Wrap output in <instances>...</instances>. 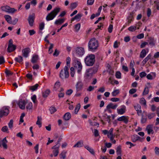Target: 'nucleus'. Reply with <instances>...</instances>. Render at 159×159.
<instances>
[{
	"mask_svg": "<svg viewBox=\"0 0 159 159\" xmlns=\"http://www.w3.org/2000/svg\"><path fill=\"white\" fill-rule=\"evenodd\" d=\"M99 46L98 41L95 38L91 39L88 43L89 50L94 52L96 50Z\"/></svg>",
	"mask_w": 159,
	"mask_h": 159,
	"instance_id": "f257e3e1",
	"label": "nucleus"
},
{
	"mask_svg": "<svg viewBox=\"0 0 159 159\" xmlns=\"http://www.w3.org/2000/svg\"><path fill=\"white\" fill-rule=\"evenodd\" d=\"M61 9V8L59 7H56L55 8L48 14L46 18V20L49 21L53 19L60 11Z\"/></svg>",
	"mask_w": 159,
	"mask_h": 159,
	"instance_id": "f03ea898",
	"label": "nucleus"
},
{
	"mask_svg": "<svg viewBox=\"0 0 159 159\" xmlns=\"http://www.w3.org/2000/svg\"><path fill=\"white\" fill-rule=\"evenodd\" d=\"M95 57L94 55L88 54L84 59V61L86 65L88 66H93L95 61Z\"/></svg>",
	"mask_w": 159,
	"mask_h": 159,
	"instance_id": "7ed1b4c3",
	"label": "nucleus"
},
{
	"mask_svg": "<svg viewBox=\"0 0 159 159\" xmlns=\"http://www.w3.org/2000/svg\"><path fill=\"white\" fill-rule=\"evenodd\" d=\"M68 67L65 66L63 70H62L60 74V77L62 79H66L69 76Z\"/></svg>",
	"mask_w": 159,
	"mask_h": 159,
	"instance_id": "20e7f679",
	"label": "nucleus"
},
{
	"mask_svg": "<svg viewBox=\"0 0 159 159\" xmlns=\"http://www.w3.org/2000/svg\"><path fill=\"white\" fill-rule=\"evenodd\" d=\"M74 67L77 70V73L80 74L82 68V66L79 59L76 58L74 61Z\"/></svg>",
	"mask_w": 159,
	"mask_h": 159,
	"instance_id": "39448f33",
	"label": "nucleus"
},
{
	"mask_svg": "<svg viewBox=\"0 0 159 159\" xmlns=\"http://www.w3.org/2000/svg\"><path fill=\"white\" fill-rule=\"evenodd\" d=\"M1 9L2 11L9 13L13 14L17 11V9L14 8H11L7 5L2 7Z\"/></svg>",
	"mask_w": 159,
	"mask_h": 159,
	"instance_id": "423d86ee",
	"label": "nucleus"
},
{
	"mask_svg": "<svg viewBox=\"0 0 159 159\" xmlns=\"http://www.w3.org/2000/svg\"><path fill=\"white\" fill-rule=\"evenodd\" d=\"M9 113V110L8 107L6 106L4 107L0 110V117L7 116Z\"/></svg>",
	"mask_w": 159,
	"mask_h": 159,
	"instance_id": "0eeeda50",
	"label": "nucleus"
},
{
	"mask_svg": "<svg viewBox=\"0 0 159 159\" xmlns=\"http://www.w3.org/2000/svg\"><path fill=\"white\" fill-rule=\"evenodd\" d=\"M35 18V15L34 13L29 16L28 20L29 25L30 26H32L33 25Z\"/></svg>",
	"mask_w": 159,
	"mask_h": 159,
	"instance_id": "6e6552de",
	"label": "nucleus"
},
{
	"mask_svg": "<svg viewBox=\"0 0 159 159\" xmlns=\"http://www.w3.org/2000/svg\"><path fill=\"white\" fill-rule=\"evenodd\" d=\"M126 111V107L124 105H121L119 108L117 109V113L120 115L124 114Z\"/></svg>",
	"mask_w": 159,
	"mask_h": 159,
	"instance_id": "1a4fd4ad",
	"label": "nucleus"
},
{
	"mask_svg": "<svg viewBox=\"0 0 159 159\" xmlns=\"http://www.w3.org/2000/svg\"><path fill=\"white\" fill-rule=\"evenodd\" d=\"M92 75L93 70L91 69H87L85 73V78L86 79L89 80L91 78Z\"/></svg>",
	"mask_w": 159,
	"mask_h": 159,
	"instance_id": "9d476101",
	"label": "nucleus"
},
{
	"mask_svg": "<svg viewBox=\"0 0 159 159\" xmlns=\"http://www.w3.org/2000/svg\"><path fill=\"white\" fill-rule=\"evenodd\" d=\"M60 146V144H57L52 148L53 149V153L54 157H57L59 153V148Z\"/></svg>",
	"mask_w": 159,
	"mask_h": 159,
	"instance_id": "9b49d317",
	"label": "nucleus"
},
{
	"mask_svg": "<svg viewBox=\"0 0 159 159\" xmlns=\"http://www.w3.org/2000/svg\"><path fill=\"white\" fill-rule=\"evenodd\" d=\"M76 53L79 56L82 57L85 51L83 48L78 47L77 48Z\"/></svg>",
	"mask_w": 159,
	"mask_h": 159,
	"instance_id": "f8f14e48",
	"label": "nucleus"
},
{
	"mask_svg": "<svg viewBox=\"0 0 159 159\" xmlns=\"http://www.w3.org/2000/svg\"><path fill=\"white\" fill-rule=\"evenodd\" d=\"M7 141L6 138H4L3 139L0 140V147L3 148L7 149Z\"/></svg>",
	"mask_w": 159,
	"mask_h": 159,
	"instance_id": "ddd939ff",
	"label": "nucleus"
},
{
	"mask_svg": "<svg viewBox=\"0 0 159 159\" xmlns=\"http://www.w3.org/2000/svg\"><path fill=\"white\" fill-rule=\"evenodd\" d=\"M30 52V48H25L22 50V55L25 57H27Z\"/></svg>",
	"mask_w": 159,
	"mask_h": 159,
	"instance_id": "4468645a",
	"label": "nucleus"
},
{
	"mask_svg": "<svg viewBox=\"0 0 159 159\" xmlns=\"http://www.w3.org/2000/svg\"><path fill=\"white\" fill-rule=\"evenodd\" d=\"M129 117L128 116H122L117 119L118 121H123L125 123L127 124L129 121Z\"/></svg>",
	"mask_w": 159,
	"mask_h": 159,
	"instance_id": "2eb2a0df",
	"label": "nucleus"
},
{
	"mask_svg": "<svg viewBox=\"0 0 159 159\" xmlns=\"http://www.w3.org/2000/svg\"><path fill=\"white\" fill-rule=\"evenodd\" d=\"M17 104L20 109L24 110L25 108L26 102L24 100H20L18 102Z\"/></svg>",
	"mask_w": 159,
	"mask_h": 159,
	"instance_id": "dca6fc26",
	"label": "nucleus"
},
{
	"mask_svg": "<svg viewBox=\"0 0 159 159\" xmlns=\"http://www.w3.org/2000/svg\"><path fill=\"white\" fill-rule=\"evenodd\" d=\"M135 109L137 111L138 115L139 116L141 115L142 113V110L141 109V107L139 104H137L134 106Z\"/></svg>",
	"mask_w": 159,
	"mask_h": 159,
	"instance_id": "f3484780",
	"label": "nucleus"
},
{
	"mask_svg": "<svg viewBox=\"0 0 159 159\" xmlns=\"http://www.w3.org/2000/svg\"><path fill=\"white\" fill-rule=\"evenodd\" d=\"M83 84L82 82L78 81L76 84V88L77 91L82 90L83 88Z\"/></svg>",
	"mask_w": 159,
	"mask_h": 159,
	"instance_id": "a211bd4d",
	"label": "nucleus"
},
{
	"mask_svg": "<svg viewBox=\"0 0 159 159\" xmlns=\"http://www.w3.org/2000/svg\"><path fill=\"white\" fill-rule=\"evenodd\" d=\"M146 130L147 131L148 134H153L154 133V131L153 130L152 125H148L146 127Z\"/></svg>",
	"mask_w": 159,
	"mask_h": 159,
	"instance_id": "6ab92c4d",
	"label": "nucleus"
},
{
	"mask_svg": "<svg viewBox=\"0 0 159 159\" xmlns=\"http://www.w3.org/2000/svg\"><path fill=\"white\" fill-rule=\"evenodd\" d=\"M82 14L80 13H78L74 17L72 18L71 20V22L74 21L75 20H77L78 21H80V19L81 17H82Z\"/></svg>",
	"mask_w": 159,
	"mask_h": 159,
	"instance_id": "aec40b11",
	"label": "nucleus"
},
{
	"mask_svg": "<svg viewBox=\"0 0 159 159\" xmlns=\"http://www.w3.org/2000/svg\"><path fill=\"white\" fill-rule=\"evenodd\" d=\"M131 140L133 142H136L138 140H140L141 138L137 135H134L131 136Z\"/></svg>",
	"mask_w": 159,
	"mask_h": 159,
	"instance_id": "412c9836",
	"label": "nucleus"
},
{
	"mask_svg": "<svg viewBox=\"0 0 159 159\" xmlns=\"http://www.w3.org/2000/svg\"><path fill=\"white\" fill-rule=\"evenodd\" d=\"M16 49V46L15 45H8L7 51L9 52H11L14 51Z\"/></svg>",
	"mask_w": 159,
	"mask_h": 159,
	"instance_id": "4be33fe9",
	"label": "nucleus"
},
{
	"mask_svg": "<svg viewBox=\"0 0 159 159\" xmlns=\"http://www.w3.org/2000/svg\"><path fill=\"white\" fill-rule=\"evenodd\" d=\"M65 20V19L64 18L58 19L55 20L54 24L57 25H60L63 23Z\"/></svg>",
	"mask_w": 159,
	"mask_h": 159,
	"instance_id": "5701e85b",
	"label": "nucleus"
},
{
	"mask_svg": "<svg viewBox=\"0 0 159 159\" xmlns=\"http://www.w3.org/2000/svg\"><path fill=\"white\" fill-rule=\"evenodd\" d=\"M128 21L127 22L125 23L126 25H129L130 23L133 21L134 20V18L133 16L132 15H130L128 16L127 18Z\"/></svg>",
	"mask_w": 159,
	"mask_h": 159,
	"instance_id": "b1692460",
	"label": "nucleus"
},
{
	"mask_svg": "<svg viewBox=\"0 0 159 159\" xmlns=\"http://www.w3.org/2000/svg\"><path fill=\"white\" fill-rule=\"evenodd\" d=\"M147 52L145 49H143L140 52L139 57L140 58H143L145 57Z\"/></svg>",
	"mask_w": 159,
	"mask_h": 159,
	"instance_id": "393cba45",
	"label": "nucleus"
},
{
	"mask_svg": "<svg viewBox=\"0 0 159 159\" xmlns=\"http://www.w3.org/2000/svg\"><path fill=\"white\" fill-rule=\"evenodd\" d=\"M4 17L8 23L11 24L12 18L11 16L9 15H5L4 16Z\"/></svg>",
	"mask_w": 159,
	"mask_h": 159,
	"instance_id": "a878e982",
	"label": "nucleus"
},
{
	"mask_svg": "<svg viewBox=\"0 0 159 159\" xmlns=\"http://www.w3.org/2000/svg\"><path fill=\"white\" fill-rule=\"evenodd\" d=\"M151 57V54H149L148 56L143 60L142 61V63L143 66H144L148 61L150 59Z\"/></svg>",
	"mask_w": 159,
	"mask_h": 159,
	"instance_id": "bb28decb",
	"label": "nucleus"
},
{
	"mask_svg": "<svg viewBox=\"0 0 159 159\" xmlns=\"http://www.w3.org/2000/svg\"><path fill=\"white\" fill-rule=\"evenodd\" d=\"M67 152L63 151L61 152V153L59 155V157L60 159H66V154Z\"/></svg>",
	"mask_w": 159,
	"mask_h": 159,
	"instance_id": "cd10ccee",
	"label": "nucleus"
},
{
	"mask_svg": "<svg viewBox=\"0 0 159 159\" xmlns=\"http://www.w3.org/2000/svg\"><path fill=\"white\" fill-rule=\"evenodd\" d=\"M84 145L83 142L82 141L78 142L74 146V148H80L83 146Z\"/></svg>",
	"mask_w": 159,
	"mask_h": 159,
	"instance_id": "c85d7f7f",
	"label": "nucleus"
},
{
	"mask_svg": "<svg viewBox=\"0 0 159 159\" xmlns=\"http://www.w3.org/2000/svg\"><path fill=\"white\" fill-rule=\"evenodd\" d=\"M39 57L38 55H34L32 58L31 61L32 63H35L37 61Z\"/></svg>",
	"mask_w": 159,
	"mask_h": 159,
	"instance_id": "c756f323",
	"label": "nucleus"
},
{
	"mask_svg": "<svg viewBox=\"0 0 159 159\" xmlns=\"http://www.w3.org/2000/svg\"><path fill=\"white\" fill-rule=\"evenodd\" d=\"M108 108H110L113 109H115L118 106L117 104H114L111 103L108 104L107 106Z\"/></svg>",
	"mask_w": 159,
	"mask_h": 159,
	"instance_id": "7c9ffc66",
	"label": "nucleus"
},
{
	"mask_svg": "<svg viewBox=\"0 0 159 159\" xmlns=\"http://www.w3.org/2000/svg\"><path fill=\"white\" fill-rule=\"evenodd\" d=\"M71 118V114L69 112L66 113L63 116L64 119L66 120H69Z\"/></svg>",
	"mask_w": 159,
	"mask_h": 159,
	"instance_id": "2f4dec72",
	"label": "nucleus"
},
{
	"mask_svg": "<svg viewBox=\"0 0 159 159\" xmlns=\"http://www.w3.org/2000/svg\"><path fill=\"white\" fill-rule=\"evenodd\" d=\"M84 148L88 150L92 154L94 155L95 152L93 149L91 147H89L87 145H85L84 146Z\"/></svg>",
	"mask_w": 159,
	"mask_h": 159,
	"instance_id": "473e14b6",
	"label": "nucleus"
},
{
	"mask_svg": "<svg viewBox=\"0 0 159 159\" xmlns=\"http://www.w3.org/2000/svg\"><path fill=\"white\" fill-rule=\"evenodd\" d=\"M27 110H31L33 108V104L31 102H29L27 103L26 107Z\"/></svg>",
	"mask_w": 159,
	"mask_h": 159,
	"instance_id": "72a5a7b5",
	"label": "nucleus"
},
{
	"mask_svg": "<svg viewBox=\"0 0 159 159\" xmlns=\"http://www.w3.org/2000/svg\"><path fill=\"white\" fill-rule=\"evenodd\" d=\"M39 86V84H36L34 85L30 86L29 89L32 91H34L37 89Z\"/></svg>",
	"mask_w": 159,
	"mask_h": 159,
	"instance_id": "f704fd0d",
	"label": "nucleus"
},
{
	"mask_svg": "<svg viewBox=\"0 0 159 159\" xmlns=\"http://www.w3.org/2000/svg\"><path fill=\"white\" fill-rule=\"evenodd\" d=\"M15 60L17 62L19 63H21L23 61V58L21 56H18L15 58Z\"/></svg>",
	"mask_w": 159,
	"mask_h": 159,
	"instance_id": "c9c22d12",
	"label": "nucleus"
},
{
	"mask_svg": "<svg viewBox=\"0 0 159 159\" xmlns=\"http://www.w3.org/2000/svg\"><path fill=\"white\" fill-rule=\"evenodd\" d=\"M116 152L118 155H120L121 154V146L120 145L118 146L116 148Z\"/></svg>",
	"mask_w": 159,
	"mask_h": 159,
	"instance_id": "e433bc0d",
	"label": "nucleus"
},
{
	"mask_svg": "<svg viewBox=\"0 0 159 159\" xmlns=\"http://www.w3.org/2000/svg\"><path fill=\"white\" fill-rule=\"evenodd\" d=\"M149 44L152 46H154L155 45V42L153 38H150L148 41Z\"/></svg>",
	"mask_w": 159,
	"mask_h": 159,
	"instance_id": "4c0bfd02",
	"label": "nucleus"
},
{
	"mask_svg": "<svg viewBox=\"0 0 159 159\" xmlns=\"http://www.w3.org/2000/svg\"><path fill=\"white\" fill-rule=\"evenodd\" d=\"M42 118L41 117L38 116L37 117V120L36 122V124L39 125V127H40L42 125Z\"/></svg>",
	"mask_w": 159,
	"mask_h": 159,
	"instance_id": "58836bf2",
	"label": "nucleus"
},
{
	"mask_svg": "<svg viewBox=\"0 0 159 159\" xmlns=\"http://www.w3.org/2000/svg\"><path fill=\"white\" fill-rule=\"evenodd\" d=\"M50 93L49 89H47L43 93V96L44 98H46L48 95Z\"/></svg>",
	"mask_w": 159,
	"mask_h": 159,
	"instance_id": "ea45409f",
	"label": "nucleus"
},
{
	"mask_svg": "<svg viewBox=\"0 0 159 159\" xmlns=\"http://www.w3.org/2000/svg\"><path fill=\"white\" fill-rule=\"evenodd\" d=\"M137 27V25L131 26L129 27L128 30L131 32H133L136 30Z\"/></svg>",
	"mask_w": 159,
	"mask_h": 159,
	"instance_id": "a19ab883",
	"label": "nucleus"
},
{
	"mask_svg": "<svg viewBox=\"0 0 159 159\" xmlns=\"http://www.w3.org/2000/svg\"><path fill=\"white\" fill-rule=\"evenodd\" d=\"M139 103L144 106L146 105V101L143 98H142L140 99Z\"/></svg>",
	"mask_w": 159,
	"mask_h": 159,
	"instance_id": "79ce46f5",
	"label": "nucleus"
},
{
	"mask_svg": "<svg viewBox=\"0 0 159 159\" xmlns=\"http://www.w3.org/2000/svg\"><path fill=\"white\" fill-rule=\"evenodd\" d=\"M60 86V83L59 82H56L54 86V89L55 90H57L59 88Z\"/></svg>",
	"mask_w": 159,
	"mask_h": 159,
	"instance_id": "37998d69",
	"label": "nucleus"
},
{
	"mask_svg": "<svg viewBox=\"0 0 159 159\" xmlns=\"http://www.w3.org/2000/svg\"><path fill=\"white\" fill-rule=\"evenodd\" d=\"M80 108V103L78 104L76 106L75 110V113L77 114Z\"/></svg>",
	"mask_w": 159,
	"mask_h": 159,
	"instance_id": "c03bdc74",
	"label": "nucleus"
},
{
	"mask_svg": "<svg viewBox=\"0 0 159 159\" xmlns=\"http://www.w3.org/2000/svg\"><path fill=\"white\" fill-rule=\"evenodd\" d=\"M149 89L148 87H146L143 91V95H146L148 93H149Z\"/></svg>",
	"mask_w": 159,
	"mask_h": 159,
	"instance_id": "a18cd8bd",
	"label": "nucleus"
},
{
	"mask_svg": "<svg viewBox=\"0 0 159 159\" xmlns=\"http://www.w3.org/2000/svg\"><path fill=\"white\" fill-rule=\"evenodd\" d=\"M119 93V90L118 89L114 90L111 93L113 96H116Z\"/></svg>",
	"mask_w": 159,
	"mask_h": 159,
	"instance_id": "49530a36",
	"label": "nucleus"
},
{
	"mask_svg": "<svg viewBox=\"0 0 159 159\" xmlns=\"http://www.w3.org/2000/svg\"><path fill=\"white\" fill-rule=\"evenodd\" d=\"M5 73L7 76H9L13 75V73L10 71L8 70L7 69H6Z\"/></svg>",
	"mask_w": 159,
	"mask_h": 159,
	"instance_id": "de8ad7c7",
	"label": "nucleus"
},
{
	"mask_svg": "<svg viewBox=\"0 0 159 159\" xmlns=\"http://www.w3.org/2000/svg\"><path fill=\"white\" fill-rule=\"evenodd\" d=\"M31 99L33 101V102L34 104L37 103V101L36 99V96L35 95H34L31 97Z\"/></svg>",
	"mask_w": 159,
	"mask_h": 159,
	"instance_id": "09e8293b",
	"label": "nucleus"
},
{
	"mask_svg": "<svg viewBox=\"0 0 159 159\" xmlns=\"http://www.w3.org/2000/svg\"><path fill=\"white\" fill-rule=\"evenodd\" d=\"M155 116V114L154 113H149L147 115V116L148 118L151 119L154 117Z\"/></svg>",
	"mask_w": 159,
	"mask_h": 159,
	"instance_id": "8fccbe9b",
	"label": "nucleus"
},
{
	"mask_svg": "<svg viewBox=\"0 0 159 159\" xmlns=\"http://www.w3.org/2000/svg\"><path fill=\"white\" fill-rule=\"evenodd\" d=\"M77 6V4L76 3L74 2L71 3L70 5V8L71 9L73 10Z\"/></svg>",
	"mask_w": 159,
	"mask_h": 159,
	"instance_id": "3c124183",
	"label": "nucleus"
},
{
	"mask_svg": "<svg viewBox=\"0 0 159 159\" xmlns=\"http://www.w3.org/2000/svg\"><path fill=\"white\" fill-rule=\"evenodd\" d=\"M152 11L150 8H148L147 11V16L148 17H150L151 15Z\"/></svg>",
	"mask_w": 159,
	"mask_h": 159,
	"instance_id": "603ef678",
	"label": "nucleus"
},
{
	"mask_svg": "<svg viewBox=\"0 0 159 159\" xmlns=\"http://www.w3.org/2000/svg\"><path fill=\"white\" fill-rule=\"evenodd\" d=\"M116 78L120 79L121 78V73L120 71H117L115 75Z\"/></svg>",
	"mask_w": 159,
	"mask_h": 159,
	"instance_id": "864d4df0",
	"label": "nucleus"
},
{
	"mask_svg": "<svg viewBox=\"0 0 159 159\" xmlns=\"http://www.w3.org/2000/svg\"><path fill=\"white\" fill-rule=\"evenodd\" d=\"M50 111L51 113L53 114L57 111V110L54 107H52L50 108Z\"/></svg>",
	"mask_w": 159,
	"mask_h": 159,
	"instance_id": "5fc2aeb1",
	"label": "nucleus"
},
{
	"mask_svg": "<svg viewBox=\"0 0 159 159\" xmlns=\"http://www.w3.org/2000/svg\"><path fill=\"white\" fill-rule=\"evenodd\" d=\"M120 44V42H118L117 41H115L114 43L113 47L114 48H117L118 47L119 45Z\"/></svg>",
	"mask_w": 159,
	"mask_h": 159,
	"instance_id": "6e6d98bb",
	"label": "nucleus"
},
{
	"mask_svg": "<svg viewBox=\"0 0 159 159\" xmlns=\"http://www.w3.org/2000/svg\"><path fill=\"white\" fill-rule=\"evenodd\" d=\"M66 65L68 67H69L70 66V58L69 57H67L66 58Z\"/></svg>",
	"mask_w": 159,
	"mask_h": 159,
	"instance_id": "4d7b16f0",
	"label": "nucleus"
},
{
	"mask_svg": "<svg viewBox=\"0 0 159 159\" xmlns=\"http://www.w3.org/2000/svg\"><path fill=\"white\" fill-rule=\"evenodd\" d=\"M44 22H42L39 24V29L40 30H42L44 28Z\"/></svg>",
	"mask_w": 159,
	"mask_h": 159,
	"instance_id": "13d9d810",
	"label": "nucleus"
},
{
	"mask_svg": "<svg viewBox=\"0 0 159 159\" xmlns=\"http://www.w3.org/2000/svg\"><path fill=\"white\" fill-rule=\"evenodd\" d=\"M137 91V89H130L129 91V93L131 94H132L135 93Z\"/></svg>",
	"mask_w": 159,
	"mask_h": 159,
	"instance_id": "bf43d9fd",
	"label": "nucleus"
},
{
	"mask_svg": "<svg viewBox=\"0 0 159 159\" xmlns=\"http://www.w3.org/2000/svg\"><path fill=\"white\" fill-rule=\"evenodd\" d=\"M5 62L4 57L2 56H0V65H1Z\"/></svg>",
	"mask_w": 159,
	"mask_h": 159,
	"instance_id": "052dcab7",
	"label": "nucleus"
},
{
	"mask_svg": "<svg viewBox=\"0 0 159 159\" xmlns=\"http://www.w3.org/2000/svg\"><path fill=\"white\" fill-rule=\"evenodd\" d=\"M73 92V91L71 89H69L67 90L66 94L67 95H70Z\"/></svg>",
	"mask_w": 159,
	"mask_h": 159,
	"instance_id": "680f3d73",
	"label": "nucleus"
},
{
	"mask_svg": "<svg viewBox=\"0 0 159 159\" xmlns=\"http://www.w3.org/2000/svg\"><path fill=\"white\" fill-rule=\"evenodd\" d=\"M80 23L76 24L75 25V29L76 31H78L80 29Z\"/></svg>",
	"mask_w": 159,
	"mask_h": 159,
	"instance_id": "e2e57ef3",
	"label": "nucleus"
},
{
	"mask_svg": "<svg viewBox=\"0 0 159 159\" xmlns=\"http://www.w3.org/2000/svg\"><path fill=\"white\" fill-rule=\"evenodd\" d=\"M13 120H11L8 124L9 127L10 129H12L13 127Z\"/></svg>",
	"mask_w": 159,
	"mask_h": 159,
	"instance_id": "0e129e2a",
	"label": "nucleus"
},
{
	"mask_svg": "<svg viewBox=\"0 0 159 159\" xmlns=\"http://www.w3.org/2000/svg\"><path fill=\"white\" fill-rule=\"evenodd\" d=\"M94 2V0H87V4L88 5H92Z\"/></svg>",
	"mask_w": 159,
	"mask_h": 159,
	"instance_id": "69168bd1",
	"label": "nucleus"
},
{
	"mask_svg": "<svg viewBox=\"0 0 159 159\" xmlns=\"http://www.w3.org/2000/svg\"><path fill=\"white\" fill-rule=\"evenodd\" d=\"M148 43L147 42H144L142 43L140 45V48H144L145 46L147 45H148Z\"/></svg>",
	"mask_w": 159,
	"mask_h": 159,
	"instance_id": "338daca9",
	"label": "nucleus"
},
{
	"mask_svg": "<svg viewBox=\"0 0 159 159\" xmlns=\"http://www.w3.org/2000/svg\"><path fill=\"white\" fill-rule=\"evenodd\" d=\"M147 75L146 73L145 72L143 71L141 72H140L139 73V76L141 78H142L145 76Z\"/></svg>",
	"mask_w": 159,
	"mask_h": 159,
	"instance_id": "774afa93",
	"label": "nucleus"
}]
</instances>
